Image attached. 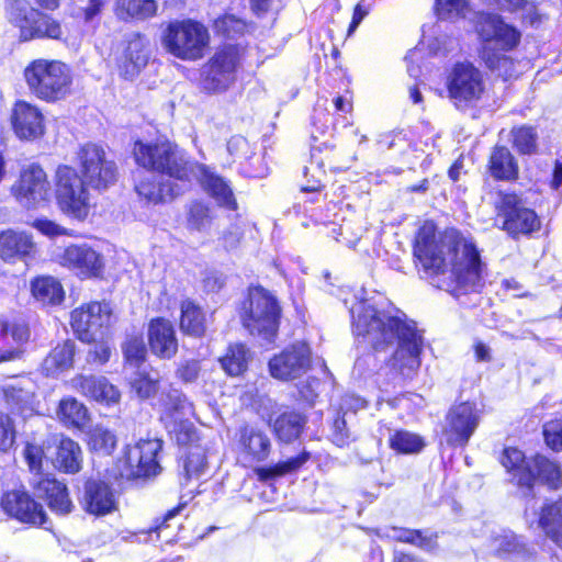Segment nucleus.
<instances>
[{"mask_svg": "<svg viewBox=\"0 0 562 562\" xmlns=\"http://www.w3.org/2000/svg\"><path fill=\"white\" fill-rule=\"evenodd\" d=\"M352 331L375 353L396 345L387 367L404 379L413 378L420 367L423 336L415 322L375 297L357 300L350 306Z\"/></svg>", "mask_w": 562, "mask_h": 562, "instance_id": "nucleus-1", "label": "nucleus"}, {"mask_svg": "<svg viewBox=\"0 0 562 562\" xmlns=\"http://www.w3.org/2000/svg\"><path fill=\"white\" fill-rule=\"evenodd\" d=\"M414 255L424 270L437 278V286L459 297L482 285V262L474 243L454 228L437 235L426 222L416 236Z\"/></svg>", "mask_w": 562, "mask_h": 562, "instance_id": "nucleus-2", "label": "nucleus"}, {"mask_svg": "<svg viewBox=\"0 0 562 562\" xmlns=\"http://www.w3.org/2000/svg\"><path fill=\"white\" fill-rule=\"evenodd\" d=\"M24 78L30 91L46 102L65 99L72 86L70 68L56 59L38 58L31 61L24 69Z\"/></svg>", "mask_w": 562, "mask_h": 562, "instance_id": "nucleus-3", "label": "nucleus"}, {"mask_svg": "<svg viewBox=\"0 0 562 562\" xmlns=\"http://www.w3.org/2000/svg\"><path fill=\"white\" fill-rule=\"evenodd\" d=\"M209 44V30L202 23L191 19L169 22L161 34L164 49L183 61L203 58Z\"/></svg>", "mask_w": 562, "mask_h": 562, "instance_id": "nucleus-4", "label": "nucleus"}, {"mask_svg": "<svg viewBox=\"0 0 562 562\" xmlns=\"http://www.w3.org/2000/svg\"><path fill=\"white\" fill-rule=\"evenodd\" d=\"M244 327L251 334L271 340L278 329L281 307L277 297L262 286L249 288L240 314Z\"/></svg>", "mask_w": 562, "mask_h": 562, "instance_id": "nucleus-5", "label": "nucleus"}, {"mask_svg": "<svg viewBox=\"0 0 562 562\" xmlns=\"http://www.w3.org/2000/svg\"><path fill=\"white\" fill-rule=\"evenodd\" d=\"M133 154L137 165L170 178L186 180L189 177V162L178 147L168 140L155 143L136 142Z\"/></svg>", "mask_w": 562, "mask_h": 562, "instance_id": "nucleus-6", "label": "nucleus"}, {"mask_svg": "<svg viewBox=\"0 0 562 562\" xmlns=\"http://www.w3.org/2000/svg\"><path fill=\"white\" fill-rule=\"evenodd\" d=\"M23 453L29 469L34 475L32 485L35 495L46 499L49 508L56 514H69L74 508V504L69 498L66 485L49 475L42 474L43 449L37 445L27 443Z\"/></svg>", "mask_w": 562, "mask_h": 562, "instance_id": "nucleus-7", "label": "nucleus"}, {"mask_svg": "<svg viewBox=\"0 0 562 562\" xmlns=\"http://www.w3.org/2000/svg\"><path fill=\"white\" fill-rule=\"evenodd\" d=\"M8 20L20 29L21 38L60 40L64 32L58 21L32 8L25 0H5Z\"/></svg>", "mask_w": 562, "mask_h": 562, "instance_id": "nucleus-8", "label": "nucleus"}, {"mask_svg": "<svg viewBox=\"0 0 562 562\" xmlns=\"http://www.w3.org/2000/svg\"><path fill=\"white\" fill-rule=\"evenodd\" d=\"M56 200L60 210L77 218L85 220L90 210V194L86 179L70 166H59L56 170Z\"/></svg>", "mask_w": 562, "mask_h": 562, "instance_id": "nucleus-9", "label": "nucleus"}, {"mask_svg": "<svg viewBox=\"0 0 562 562\" xmlns=\"http://www.w3.org/2000/svg\"><path fill=\"white\" fill-rule=\"evenodd\" d=\"M77 161L80 175L91 189L105 191L117 181V166L102 146L83 145L77 153Z\"/></svg>", "mask_w": 562, "mask_h": 562, "instance_id": "nucleus-10", "label": "nucleus"}, {"mask_svg": "<svg viewBox=\"0 0 562 562\" xmlns=\"http://www.w3.org/2000/svg\"><path fill=\"white\" fill-rule=\"evenodd\" d=\"M494 204L497 221L502 220V228L512 236L530 234L540 227L535 211L526 207L518 195L498 192Z\"/></svg>", "mask_w": 562, "mask_h": 562, "instance_id": "nucleus-11", "label": "nucleus"}, {"mask_svg": "<svg viewBox=\"0 0 562 562\" xmlns=\"http://www.w3.org/2000/svg\"><path fill=\"white\" fill-rule=\"evenodd\" d=\"M50 183L45 170L38 164L24 166L10 188L11 195L25 209H35L47 201Z\"/></svg>", "mask_w": 562, "mask_h": 562, "instance_id": "nucleus-12", "label": "nucleus"}, {"mask_svg": "<svg viewBox=\"0 0 562 562\" xmlns=\"http://www.w3.org/2000/svg\"><path fill=\"white\" fill-rule=\"evenodd\" d=\"M312 351L307 344L297 341L279 353L274 355L268 363L272 378L280 381L300 379L310 369Z\"/></svg>", "mask_w": 562, "mask_h": 562, "instance_id": "nucleus-13", "label": "nucleus"}, {"mask_svg": "<svg viewBox=\"0 0 562 562\" xmlns=\"http://www.w3.org/2000/svg\"><path fill=\"white\" fill-rule=\"evenodd\" d=\"M162 448L159 439L140 440L133 447H128L124 458L121 475L126 477H142L156 475L160 469L157 456Z\"/></svg>", "mask_w": 562, "mask_h": 562, "instance_id": "nucleus-14", "label": "nucleus"}, {"mask_svg": "<svg viewBox=\"0 0 562 562\" xmlns=\"http://www.w3.org/2000/svg\"><path fill=\"white\" fill-rule=\"evenodd\" d=\"M166 408L164 417L166 428L179 445L187 446L196 438L194 427L189 420L190 417H194L193 404L184 394L175 391L168 394Z\"/></svg>", "mask_w": 562, "mask_h": 562, "instance_id": "nucleus-15", "label": "nucleus"}, {"mask_svg": "<svg viewBox=\"0 0 562 562\" xmlns=\"http://www.w3.org/2000/svg\"><path fill=\"white\" fill-rule=\"evenodd\" d=\"M112 311L109 303L92 302L71 313V326L78 338L91 342L102 337V328L110 325Z\"/></svg>", "mask_w": 562, "mask_h": 562, "instance_id": "nucleus-16", "label": "nucleus"}, {"mask_svg": "<svg viewBox=\"0 0 562 562\" xmlns=\"http://www.w3.org/2000/svg\"><path fill=\"white\" fill-rule=\"evenodd\" d=\"M58 262L81 279L98 278L104 270V258L88 244H72L57 256Z\"/></svg>", "mask_w": 562, "mask_h": 562, "instance_id": "nucleus-17", "label": "nucleus"}, {"mask_svg": "<svg viewBox=\"0 0 562 562\" xmlns=\"http://www.w3.org/2000/svg\"><path fill=\"white\" fill-rule=\"evenodd\" d=\"M238 63V50L234 46H226L215 53L203 69V87L211 92L226 90L235 80Z\"/></svg>", "mask_w": 562, "mask_h": 562, "instance_id": "nucleus-18", "label": "nucleus"}, {"mask_svg": "<svg viewBox=\"0 0 562 562\" xmlns=\"http://www.w3.org/2000/svg\"><path fill=\"white\" fill-rule=\"evenodd\" d=\"M484 91L482 74L470 63L457 64L448 77L449 97L456 102H472Z\"/></svg>", "mask_w": 562, "mask_h": 562, "instance_id": "nucleus-19", "label": "nucleus"}, {"mask_svg": "<svg viewBox=\"0 0 562 562\" xmlns=\"http://www.w3.org/2000/svg\"><path fill=\"white\" fill-rule=\"evenodd\" d=\"M476 31L483 41V47L490 46L493 52L509 50L514 48L520 38L519 32L506 24L499 15L481 13L476 21Z\"/></svg>", "mask_w": 562, "mask_h": 562, "instance_id": "nucleus-20", "label": "nucleus"}, {"mask_svg": "<svg viewBox=\"0 0 562 562\" xmlns=\"http://www.w3.org/2000/svg\"><path fill=\"white\" fill-rule=\"evenodd\" d=\"M480 416L473 404L461 403L447 414L445 435L451 446H465L479 426Z\"/></svg>", "mask_w": 562, "mask_h": 562, "instance_id": "nucleus-21", "label": "nucleus"}, {"mask_svg": "<svg viewBox=\"0 0 562 562\" xmlns=\"http://www.w3.org/2000/svg\"><path fill=\"white\" fill-rule=\"evenodd\" d=\"M1 506L5 513L22 522L46 528L47 517L42 505L33 501L25 492H8L1 499Z\"/></svg>", "mask_w": 562, "mask_h": 562, "instance_id": "nucleus-22", "label": "nucleus"}, {"mask_svg": "<svg viewBox=\"0 0 562 562\" xmlns=\"http://www.w3.org/2000/svg\"><path fill=\"white\" fill-rule=\"evenodd\" d=\"M12 126L21 139L33 140L44 134V116L35 105L18 101L12 111Z\"/></svg>", "mask_w": 562, "mask_h": 562, "instance_id": "nucleus-23", "label": "nucleus"}, {"mask_svg": "<svg viewBox=\"0 0 562 562\" xmlns=\"http://www.w3.org/2000/svg\"><path fill=\"white\" fill-rule=\"evenodd\" d=\"M83 509L94 516H104L117 507L116 495L103 481L90 480L85 484L81 501Z\"/></svg>", "mask_w": 562, "mask_h": 562, "instance_id": "nucleus-24", "label": "nucleus"}, {"mask_svg": "<svg viewBox=\"0 0 562 562\" xmlns=\"http://www.w3.org/2000/svg\"><path fill=\"white\" fill-rule=\"evenodd\" d=\"M150 351L160 359H171L178 352V340L173 325L166 318L153 319L148 325Z\"/></svg>", "mask_w": 562, "mask_h": 562, "instance_id": "nucleus-25", "label": "nucleus"}, {"mask_svg": "<svg viewBox=\"0 0 562 562\" xmlns=\"http://www.w3.org/2000/svg\"><path fill=\"white\" fill-rule=\"evenodd\" d=\"M189 173H193L199 179L203 189L215 199L220 205L229 210L237 207L231 187L211 168L205 165L194 164L190 167Z\"/></svg>", "mask_w": 562, "mask_h": 562, "instance_id": "nucleus-26", "label": "nucleus"}, {"mask_svg": "<svg viewBox=\"0 0 562 562\" xmlns=\"http://www.w3.org/2000/svg\"><path fill=\"white\" fill-rule=\"evenodd\" d=\"M71 386L80 394L97 402L113 404L120 400L119 390L104 376L77 375L71 379Z\"/></svg>", "mask_w": 562, "mask_h": 562, "instance_id": "nucleus-27", "label": "nucleus"}, {"mask_svg": "<svg viewBox=\"0 0 562 562\" xmlns=\"http://www.w3.org/2000/svg\"><path fill=\"white\" fill-rule=\"evenodd\" d=\"M149 42L140 34H133L128 40L120 60V69L125 78L135 77L144 68L149 58Z\"/></svg>", "mask_w": 562, "mask_h": 562, "instance_id": "nucleus-28", "label": "nucleus"}, {"mask_svg": "<svg viewBox=\"0 0 562 562\" xmlns=\"http://www.w3.org/2000/svg\"><path fill=\"white\" fill-rule=\"evenodd\" d=\"M135 190L139 198L148 204L165 203L180 193V188L172 180H160L155 175L142 179Z\"/></svg>", "mask_w": 562, "mask_h": 562, "instance_id": "nucleus-29", "label": "nucleus"}, {"mask_svg": "<svg viewBox=\"0 0 562 562\" xmlns=\"http://www.w3.org/2000/svg\"><path fill=\"white\" fill-rule=\"evenodd\" d=\"M238 447L246 458L263 461L270 453L271 442L262 430L245 425L238 431Z\"/></svg>", "mask_w": 562, "mask_h": 562, "instance_id": "nucleus-30", "label": "nucleus"}, {"mask_svg": "<svg viewBox=\"0 0 562 562\" xmlns=\"http://www.w3.org/2000/svg\"><path fill=\"white\" fill-rule=\"evenodd\" d=\"M35 251V243L24 232L5 231L0 234V256L4 261H13Z\"/></svg>", "mask_w": 562, "mask_h": 562, "instance_id": "nucleus-31", "label": "nucleus"}, {"mask_svg": "<svg viewBox=\"0 0 562 562\" xmlns=\"http://www.w3.org/2000/svg\"><path fill=\"white\" fill-rule=\"evenodd\" d=\"M502 464L508 471L515 472V477L520 486L530 488L535 482L531 469V459L526 460L524 453L516 448H506L502 454Z\"/></svg>", "mask_w": 562, "mask_h": 562, "instance_id": "nucleus-32", "label": "nucleus"}, {"mask_svg": "<svg viewBox=\"0 0 562 562\" xmlns=\"http://www.w3.org/2000/svg\"><path fill=\"white\" fill-rule=\"evenodd\" d=\"M490 172L498 180H513L517 178L518 165L507 147H494L490 156Z\"/></svg>", "mask_w": 562, "mask_h": 562, "instance_id": "nucleus-33", "label": "nucleus"}, {"mask_svg": "<svg viewBox=\"0 0 562 562\" xmlns=\"http://www.w3.org/2000/svg\"><path fill=\"white\" fill-rule=\"evenodd\" d=\"M75 342L66 340L57 345L44 359L42 369L46 375H56L69 370L74 363Z\"/></svg>", "mask_w": 562, "mask_h": 562, "instance_id": "nucleus-34", "label": "nucleus"}, {"mask_svg": "<svg viewBox=\"0 0 562 562\" xmlns=\"http://www.w3.org/2000/svg\"><path fill=\"white\" fill-rule=\"evenodd\" d=\"M55 465L66 473L81 470L82 452L79 445L70 438H63L57 446Z\"/></svg>", "mask_w": 562, "mask_h": 562, "instance_id": "nucleus-35", "label": "nucleus"}, {"mask_svg": "<svg viewBox=\"0 0 562 562\" xmlns=\"http://www.w3.org/2000/svg\"><path fill=\"white\" fill-rule=\"evenodd\" d=\"M114 12L123 21L146 20L156 14L157 3L155 0H116Z\"/></svg>", "mask_w": 562, "mask_h": 562, "instance_id": "nucleus-36", "label": "nucleus"}, {"mask_svg": "<svg viewBox=\"0 0 562 562\" xmlns=\"http://www.w3.org/2000/svg\"><path fill=\"white\" fill-rule=\"evenodd\" d=\"M33 296L43 304L56 305L63 302L65 292L60 282L53 277H38L31 283Z\"/></svg>", "mask_w": 562, "mask_h": 562, "instance_id": "nucleus-37", "label": "nucleus"}, {"mask_svg": "<svg viewBox=\"0 0 562 562\" xmlns=\"http://www.w3.org/2000/svg\"><path fill=\"white\" fill-rule=\"evenodd\" d=\"M131 390L142 400L155 396L159 390L160 378L153 369L138 368L128 379Z\"/></svg>", "mask_w": 562, "mask_h": 562, "instance_id": "nucleus-38", "label": "nucleus"}, {"mask_svg": "<svg viewBox=\"0 0 562 562\" xmlns=\"http://www.w3.org/2000/svg\"><path fill=\"white\" fill-rule=\"evenodd\" d=\"M306 420L304 416L295 412L281 414L272 424L273 431L278 439L291 442L299 438Z\"/></svg>", "mask_w": 562, "mask_h": 562, "instance_id": "nucleus-39", "label": "nucleus"}, {"mask_svg": "<svg viewBox=\"0 0 562 562\" xmlns=\"http://www.w3.org/2000/svg\"><path fill=\"white\" fill-rule=\"evenodd\" d=\"M539 522L547 537L562 549V503L544 506Z\"/></svg>", "mask_w": 562, "mask_h": 562, "instance_id": "nucleus-40", "label": "nucleus"}, {"mask_svg": "<svg viewBox=\"0 0 562 562\" xmlns=\"http://www.w3.org/2000/svg\"><path fill=\"white\" fill-rule=\"evenodd\" d=\"M7 403L16 412L27 415L36 409L34 392L22 385H8L3 390Z\"/></svg>", "mask_w": 562, "mask_h": 562, "instance_id": "nucleus-41", "label": "nucleus"}, {"mask_svg": "<svg viewBox=\"0 0 562 562\" xmlns=\"http://www.w3.org/2000/svg\"><path fill=\"white\" fill-rule=\"evenodd\" d=\"M531 469L535 480L548 484L551 488H558L562 484V470L559 463L544 456H536L531 459Z\"/></svg>", "mask_w": 562, "mask_h": 562, "instance_id": "nucleus-42", "label": "nucleus"}, {"mask_svg": "<svg viewBox=\"0 0 562 562\" xmlns=\"http://www.w3.org/2000/svg\"><path fill=\"white\" fill-rule=\"evenodd\" d=\"M57 418L66 426L82 427L88 420V409L74 397H67L59 402Z\"/></svg>", "mask_w": 562, "mask_h": 562, "instance_id": "nucleus-43", "label": "nucleus"}, {"mask_svg": "<svg viewBox=\"0 0 562 562\" xmlns=\"http://www.w3.org/2000/svg\"><path fill=\"white\" fill-rule=\"evenodd\" d=\"M180 328L183 333L196 337L205 331L204 314L192 301L181 303Z\"/></svg>", "mask_w": 562, "mask_h": 562, "instance_id": "nucleus-44", "label": "nucleus"}, {"mask_svg": "<svg viewBox=\"0 0 562 562\" xmlns=\"http://www.w3.org/2000/svg\"><path fill=\"white\" fill-rule=\"evenodd\" d=\"M249 359V350L243 344H235L229 346L227 353L221 359V363L229 375H239L247 369Z\"/></svg>", "mask_w": 562, "mask_h": 562, "instance_id": "nucleus-45", "label": "nucleus"}, {"mask_svg": "<svg viewBox=\"0 0 562 562\" xmlns=\"http://www.w3.org/2000/svg\"><path fill=\"white\" fill-rule=\"evenodd\" d=\"M501 50L493 52L490 46L483 47L482 58L485 65L498 76L504 79L512 78L515 75V64L513 59L499 53Z\"/></svg>", "mask_w": 562, "mask_h": 562, "instance_id": "nucleus-46", "label": "nucleus"}, {"mask_svg": "<svg viewBox=\"0 0 562 562\" xmlns=\"http://www.w3.org/2000/svg\"><path fill=\"white\" fill-rule=\"evenodd\" d=\"M116 442V436L102 426L97 425L89 431L88 445L93 451L110 454L115 449Z\"/></svg>", "mask_w": 562, "mask_h": 562, "instance_id": "nucleus-47", "label": "nucleus"}, {"mask_svg": "<svg viewBox=\"0 0 562 562\" xmlns=\"http://www.w3.org/2000/svg\"><path fill=\"white\" fill-rule=\"evenodd\" d=\"M194 440L195 438L187 443L189 451L183 463L184 479L187 481L191 477H199L206 467L204 449L199 445H192Z\"/></svg>", "mask_w": 562, "mask_h": 562, "instance_id": "nucleus-48", "label": "nucleus"}, {"mask_svg": "<svg viewBox=\"0 0 562 562\" xmlns=\"http://www.w3.org/2000/svg\"><path fill=\"white\" fill-rule=\"evenodd\" d=\"M390 446L400 453H417L423 449L424 441L415 434L400 430L390 437Z\"/></svg>", "mask_w": 562, "mask_h": 562, "instance_id": "nucleus-49", "label": "nucleus"}, {"mask_svg": "<svg viewBox=\"0 0 562 562\" xmlns=\"http://www.w3.org/2000/svg\"><path fill=\"white\" fill-rule=\"evenodd\" d=\"M524 546L518 537L512 531H503L491 540V550L497 557L521 552Z\"/></svg>", "mask_w": 562, "mask_h": 562, "instance_id": "nucleus-50", "label": "nucleus"}, {"mask_svg": "<svg viewBox=\"0 0 562 562\" xmlns=\"http://www.w3.org/2000/svg\"><path fill=\"white\" fill-rule=\"evenodd\" d=\"M513 145L524 155L533 154L537 149V133L531 126H519L512 130Z\"/></svg>", "mask_w": 562, "mask_h": 562, "instance_id": "nucleus-51", "label": "nucleus"}, {"mask_svg": "<svg viewBox=\"0 0 562 562\" xmlns=\"http://www.w3.org/2000/svg\"><path fill=\"white\" fill-rule=\"evenodd\" d=\"M305 461V456L291 458L284 462H279L272 468H259L256 470V474L260 481H267L297 470Z\"/></svg>", "mask_w": 562, "mask_h": 562, "instance_id": "nucleus-52", "label": "nucleus"}, {"mask_svg": "<svg viewBox=\"0 0 562 562\" xmlns=\"http://www.w3.org/2000/svg\"><path fill=\"white\" fill-rule=\"evenodd\" d=\"M211 223L212 215L210 209L200 202H193L188 214L189 226L196 231H205L210 227Z\"/></svg>", "mask_w": 562, "mask_h": 562, "instance_id": "nucleus-53", "label": "nucleus"}, {"mask_svg": "<svg viewBox=\"0 0 562 562\" xmlns=\"http://www.w3.org/2000/svg\"><path fill=\"white\" fill-rule=\"evenodd\" d=\"M214 29L217 33L233 37L236 34H241L246 29V24L233 14H225L215 20Z\"/></svg>", "mask_w": 562, "mask_h": 562, "instance_id": "nucleus-54", "label": "nucleus"}, {"mask_svg": "<svg viewBox=\"0 0 562 562\" xmlns=\"http://www.w3.org/2000/svg\"><path fill=\"white\" fill-rule=\"evenodd\" d=\"M467 9L465 0H436V11L440 19L464 16Z\"/></svg>", "mask_w": 562, "mask_h": 562, "instance_id": "nucleus-55", "label": "nucleus"}, {"mask_svg": "<svg viewBox=\"0 0 562 562\" xmlns=\"http://www.w3.org/2000/svg\"><path fill=\"white\" fill-rule=\"evenodd\" d=\"M123 353L130 364L138 366L144 361L146 348L142 337H130L123 345Z\"/></svg>", "mask_w": 562, "mask_h": 562, "instance_id": "nucleus-56", "label": "nucleus"}, {"mask_svg": "<svg viewBox=\"0 0 562 562\" xmlns=\"http://www.w3.org/2000/svg\"><path fill=\"white\" fill-rule=\"evenodd\" d=\"M201 362L196 359L181 360L176 369V376L183 383H194L201 373Z\"/></svg>", "mask_w": 562, "mask_h": 562, "instance_id": "nucleus-57", "label": "nucleus"}, {"mask_svg": "<svg viewBox=\"0 0 562 562\" xmlns=\"http://www.w3.org/2000/svg\"><path fill=\"white\" fill-rule=\"evenodd\" d=\"M543 437L548 447L554 451L562 450V419H554L543 425Z\"/></svg>", "mask_w": 562, "mask_h": 562, "instance_id": "nucleus-58", "label": "nucleus"}, {"mask_svg": "<svg viewBox=\"0 0 562 562\" xmlns=\"http://www.w3.org/2000/svg\"><path fill=\"white\" fill-rule=\"evenodd\" d=\"M14 428L11 418L0 412V451H7L14 442Z\"/></svg>", "mask_w": 562, "mask_h": 562, "instance_id": "nucleus-59", "label": "nucleus"}, {"mask_svg": "<svg viewBox=\"0 0 562 562\" xmlns=\"http://www.w3.org/2000/svg\"><path fill=\"white\" fill-rule=\"evenodd\" d=\"M33 227L48 237L69 235L68 229L47 218H37L33 222Z\"/></svg>", "mask_w": 562, "mask_h": 562, "instance_id": "nucleus-60", "label": "nucleus"}, {"mask_svg": "<svg viewBox=\"0 0 562 562\" xmlns=\"http://www.w3.org/2000/svg\"><path fill=\"white\" fill-rule=\"evenodd\" d=\"M5 336H10L15 342L22 344L29 339V328L24 323H8L2 326Z\"/></svg>", "mask_w": 562, "mask_h": 562, "instance_id": "nucleus-61", "label": "nucleus"}, {"mask_svg": "<svg viewBox=\"0 0 562 562\" xmlns=\"http://www.w3.org/2000/svg\"><path fill=\"white\" fill-rule=\"evenodd\" d=\"M396 539L402 542L416 544L420 548H425L426 546H428V540L425 537H423L419 530H402L401 533L396 537Z\"/></svg>", "mask_w": 562, "mask_h": 562, "instance_id": "nucleus-62", "label": "nucleus"}, {"mask_svg": "<svg viewBox=\"0 0 562 562\" xmlns=\"http://www.w3.org/2000/svg\"><path fill=\"white\" fill-rule=\"evenodd\" d=\"M224 284L222 274L216 271H209L203 278V286L209 292L218 291Z\"/></svg>", "mask_w": 562, "mask_h": 562, "instance_id": "nucleus-63", "label": "nucleus"}, {"mask_svg": "<svg viewBox=\"0 0 562 562\" xmlns=\"http://www.w3.org/2000/svg\"><path fill=\"white\" fill-rule=\"evenodd\" d=\"M243 233L239 227L233 226L223 235V244L225 248L233 249L236 248L240 241Z\"/></svg>", "mask_w": 562, "mask_h": 562, "instance_id": "nucleus-64", "label": "nucleus"}]
</instances>
